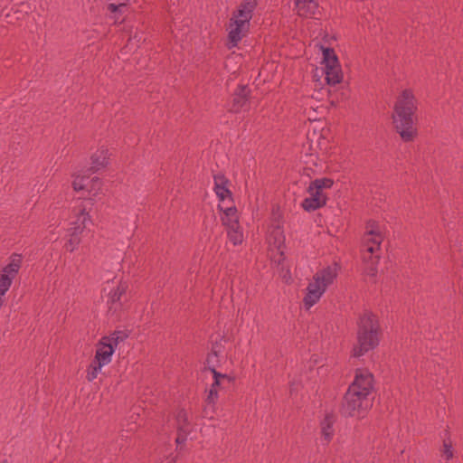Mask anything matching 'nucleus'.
I'll return each instance as SVG.
<instances>
[{"instance_id":"f257e3e1","label":"nucleus","mask_w":463,"mask_h":463,"mask_svg":"<svg viewBox=\"0 0 463 463\" xmlns=\"http://www.w3.org/2000/svg\"><path fill=\"white\" fill-rule=\"evenodd\" d=\"M373 375L366 369L355 370L354 381L345 392L339 411L344 417L363 418L373 406Z\"/></svg>"},{"instance_id":"f03ea898","label":"nucleus","mask_w":463,"mask_h":463,"mask_svg":"<svg viewBox=\"0 0 463 463\" xmlns=\"http://www.w3.org/2000/svg\"><path fill=\"white\" fill-rule=\"evenodd\" d=\"M417 109L418 103L412 90H403L396 99L392 118L395 130L404 142H411L418 136L415 127Z\"/></svg>"},{"instance_id":"7ed1b4c3","label":"nucleus","mask_w":463,"mask_h":463,"mask_svg":"<svg viewBox=\"0 0 463 463\" xmlns=\"http://www.w3.org/2000/svg\"><path fill=\"white\" fill-rule=\"evenodd\" d=\"M380 325L376 316L364 311L357 322V345L353 348V355L360 357L379 345Z\"/></svg>"},{"instance_id":"20e7f679","label":"nucleus","mask_w":463,"mask_h":463,"mask_svg":"<svg viewBox=\"0 0 463 463\" xmlns=\"http://www.w3.org/2000/svg\"><path fill=\"white\" fill-rule=\"evenodd\" d=\"M118 334L113 333L102 337L96 346L94 359L86 370V378L89 382L94 381L101 373L102 368L108 365L118 344Z\"/></svg>"},{"instance_id":"39448f33","label":"nucleus","mask_w":463,"mask_h":463,"mask_svg":"<svg viewBox=\"0 0 463 463\" xmlns=\"http://www.w3.org/2000/svg\"><path fill=\"white\" fill-rule=\"evenodd\" d=\"M333 184L334 181L331 178L325 177L312 181L307 188L310 196L304 199L301 203L303 209L307 212H313L326 205L327 197L323 190L331 188Z\"/></svg>"},{"instance_id":"423d86ee","label":"nucleus","mask_w":463,"mask_h":463,"mask_svg":"<svg viewBox=\"0 0 463 463\" xmlns=\"http://www.w3.org/2000/svg\"><path fill=\"white\" fill-rule=\"evenodd\" d=\"M22 264V257L18 254L11 256L9 263L2 268L0 273V308L5 303L4 297L10 289Z\"/></svg>"},{"instance_id":"0eeeda50","label":"nucleus","mask_w":463,"mask_h":463,"mask_svg":"<svg viewBox=\"0 0 463 463\" xmlns=\"http://www.w3.org/2000/svg\"><path fill=\"white\" fill-rule=\"evenodd\" d=\"M250 93L251 90L248 85H239L232 95L228 111L237 114L241 110H248L250 109Z\"/></svg>"},{"instance_id":"6e6552de","label":"nucleus","mask_w":463,"mask_h":463,"mask_svg":"<svg viewBox=\"0 0 463 463\" xmlns=\"http://www.w3.org/2000/svg\"><path fill=\"white\" fill-rule=\"evenodd\" d=\"M82 203L83 202L73 210V220L70 223L69 232H73L76 235L81 234L92 222L87 205Z\"/></svg>"},{"instance_id":"1a4fd4ad","label":"nucleus","mask_w":463,"mask_h":463,"mask_svg":"<svg viewBox=\"0 0 463 463\" xmlns=\"http://www.w3.org/2000/svg\"><path fill=\"white\" fill-rule=\"evenodd\" d=\"M175 420L177 430L175 442L177 445L184 444L192 430L187 411L184 409H179L175 413Z\"/></svg>"},{"instance_id":"9d476101","label":"nucleus","mask_w":463,"mask_h":463,"mask_svg":"<svg viewBox=\"0 0 463 463\" xmlns=\"http://www.w3.org/2000/svg\"><path fill=\"white\" fill-rule=\"evenodd\" d=\"M318 1L295 0L298 15L305 18L319 19L322 14V8H320Z\"/></svg>"},{"instance_id":"9b49d317","label":"nucleus","mask_w":463,"mask_h":463,"mask_svg":"<svg viewBox=\"0 0 463 463\" xmlns=\"http://www.w3.org/2000/svg\"><path fill=\"white\" fill-rule=\"evenodd\" d=\"M113 288L109 290L108 294V305L109 306V309L113 311H117L122 306V297L126 291V286L121 283L119 280H112Z\"/></svg>"},{"instance_id":"f8f14e48","label":"nucleus","mask_w":463,"mask_h":463,"mask_svg":"<svg viewBox=\"0 0 463 463\" xmlns=\"http://www.w3.org/2000/svg\"><path fill=\"white\" fill-rule=\"evenodd\" d=\"M214 187L213 190L221 202L228 199L232 203H233L232 193L228 188L230 184L229 179L223 174L213 175Z\"/></svg>"},{"instance_id":"ddd939ff","label":"nucleus","mask_w":463,"mask_h":463,"mask_svg":"<svg viewBox=\"0 0 463 463\" xmlns=\"http://www.w3.org/2000/svg\"><path fill=\"white\" fill-rule=\"evenodd\" d=\"M338 268L337 264H334L333 266H327L323 269L317 271L314 277L313 280L317 282L319 286L325 288V290L330 286L334 280L337 277Z\"/></svg>"},{"instance_id":"4468645a","label":"nucleus","mask_w":463,"mask_h":463,"mask_svg":"<svg viewBox=\"0 0 463 463\" xmlns=\"http://www.w3.org/2000/svg\"><path fill=\"white\" fill-rule=\"evenodd\" d=\"M89 185L82 191V195L87 201V204L92 206L94 202L99 198L102 190V182L99 177H91L88 181Z\"/></svg>"},{"instance_id":"2eb2a0df","label":"nucleus","mask_w":463,"mask_h":463,"mask_svg":"<svg viewBox=\"0 0 463 463\" xmlns=\"http://www.w3.org/2000/svg\"><path fill=\"white\" fill-rule=\"evenodd\" d=\"M307 294L303 298V303L306 309H309L315 304H317L322 295L325 293V288H322L317 282H310L307 288Z\"/></svg>"},{"instance_id":"dca6fc26","label":"nucleus","mask_w":463,"mask_h":463,"mask_svg":"<svg viewBox=\"0 0 463 463\" xmlns=\"http://www.w3.org/2000/svg\"><path fill=\"white\" fill-rule=\"evenodd\" d=\"M110 154L105 146L99 147L90 156V168L97 172L105 168L109 163Z\"/></svg>"},{"instance_id":"f3484780","label":"nucleus","mask_w":463,"mask_h":463,"mask_svg":"<svg viewBox=\"0 0 463 463\" xmlns=\"http://www.w3.org/2000/svg\"><path fill=\"white\" fill-rule=\"evenodd\" d=\"M218 209L223 213V216L221 220L226 229L232 227L240 228L238 211L234 205L223 208L221 204H218Z\"/></svg>"},{"instance_id":"a211bd4d","label":"nucleus","mask_w":463,"mask_h":463,"mask_svg":"<svg viewBox=\"0 0 463 463\" xmlns=\"http://www.w3.org/2000/svg\"><path fill=\"white\" fill-rule=\"evenodd\" d=\"M247 29V27L241 25L239 24H234V22L230 21V32L228 34V39L231 43L229 45V49L237 46L238 43L243 37V32Z\"/></svg>"},{"instance_id":"6ab92c4d","label":"nucleus","mask_w":463,"mask_h":463,"mask_svg":"<svg viewBox=\"0 0 463 463\" xmlns=\"http://www.w3.org/2000/svg\"><path fill=\"white\" fill-rule=\"evenodd\" d=\"M323 70L326 74L325 79L328 85L335 86L342 81L343 74L339 64L334 66L328 65L327 67H324Z\"/></svg>"},{"instance_id":"aec40b11","label":"nucleus","mask_w":463,"mask_h":463,"mask_svg":"<svg viewBox=\"0 0 463 463\" xmlns=\"http://www.w3.org/2000/svg\"><path fill=\"white\" fill-rule=\"evenodd\" d=\"M367 232L364 234V244H370L372 246H374V241H376L377 237H380L382 239V241H383V236L379 231L378 225L374 221H369L367 222Z\"/></svg>"},{"instance_id":"412c9836","label":"nucleus","mask_w":463,"mask_h":463,"mask_svg":"<svg viewBox=\"0 0 463 463\" xmlns=\"http://www.w3.org/2000/svg\"><path fill=\"white\" fill-rule=\"evenodd\" d=\"M107 9L109 13V17L115 23H121L124 21V14L128 11V6L123 3L118 5L110 3L108 5Z\"/></svg>"},{"instance_id":"4be33fe9","label":"nucleus","mask_w":463,"mask_h":463,"mask_svg":"<svg viewBox=\"0 0 463 463\" xmlns=\"http://www.w3.org/2000/svg\"><path fill=\"white\" fill-rule=\"evenodd\" d=\"M334 420L330 415H326V417L321 421V434L326 443H329L334 436Z\"/></svg>"},{"instance_id":"5701e85b","label":"nucleus","mask_w":463,"mask_h":463,"mask_svg":"<svg viewBox=\"0 0 463 463\" xmlns=\"http://www.w3.org/2000/svg\"><path fill=\"white\" fill-rule=\"evenodd\" d=\"M210 372L213 375L214 385H222L223 387L233 386L235 379L228 374L221 373L216 371V368H211Z\"/></svg>"},{"instance_id":"b1692460","label":"nucleus","mask_w":463,"mask_h":463,"mask_svg":"<svg viewBox=\"0 0 463 463\" xmlns=\"http://www.w3.org/2000/svg\"><path fill=\"white\" fill-rule=\"evenodd\" d=\"M72 180V187L75 192H82L89 185L88 181H90V177L85 175H81L79 173H75Z\"/></svg>"},{"instance_id":"393cba45","label":"nucleus","mask_w":463,"mask_h":463,"mask_svg":"<svg viewBox=\"0 0 463 463\" xmlns=\"http://www.w3.org/2000/svg\"><path fill=\"white\" fill-rule=\"evenodd\" d=\"M252 17L250 14H247L243 10L238 9L233 13V17L230 20L234 22V24H239L248 28L249 23Z\"/></svg>"},{"instance_id":"a878e982","label":"nucleus","mask_w":463,"mask_h":463,"mask_svg":"<svg viewBox=\"0 0 463 463\" xmlns=\"http://www.w3.org/2000/svg\"><path fill=\"white\" fill-rule=\"evenodd\" d=\"M227 235L231 242H232L233 245H239L243 241V233L240 228H227Z\"/></svg>"},{"instance_id":"bb28decb","label":"nucleus","mask_w":463,"mask_h":463,"mask_svg":"<svg viewBox=\"0 0 463 463\" xmlns=\"http://www.w3.org/2000/svg\"><path fill=\"white\" fill-rule=\"evenodd\" d=\"M323 60L325 67H327L328 65L334 66L338 64L337 56L335 55V51L332 48L323 49Z\"/></svg>"},{"instance_id":"cd10ccee","label":"nucleus","mask_w":463,"mask_h":463,"mask_svg":"<svg viewBox=\"0 0 463 463\" xmlns=\"http://www.w3.org/2000/svg\"><path fill=\"white\" fill-rule=\"evenodd\" d=\"M378 259L374 258L373 262L364 263V272L366 276L375 279L378 272Z\"/></svg>"},{"instance_id":"c85d7f7f","label":"nucleus","mask_w":463,"mask_h":463,"mask_svg":"<svg viewBox=\"0 0 463 463\" xmlns=\"http://www.w3.org/2000/svg\"><path fill=\"white\" fill-rule=\"evenodd\" d=\"M80 243V235H76L73 232H70V239L65 243V249L68 251L72 252L79 247Z\"/></svg>"},{"instance_id":"c756f323","label":"nucleus","mask_w":463,"mask_h":463,"mask_svg":"<svg viewBox=\"0 0 463 463\" xmlns=\"http://www.w3.org/2000/svg\"><path fill=\"white\" fill-rule=\"evenodd\" d=\"M256 6L257 0H242L238 9L243 10L245 13H247V14H250L252 17V14Z\"/></svg>"},{"instance_id":"7c9ffc66","label":"nucleus","mask_w":463,"mask_h":463,"mask_svg":"<svg viewBox=\"0 0 463 463\" xmlns=\"http://www.w3.org/2000/svg\"><path fill=\"white\" fill-rule=\"evenodd\" d=\"M217 387H223L222 385H214V383L211 385V388L209 390V393L207 395V398L205 399V402L207 405H214L217 398H218V391Z\"/></svg>"},{"instance_id":"2f4dec72","label":"nucleus","mask_w":463,"mask_h":463,"mask_svg":"<svg viewBox=\"0 0 463 463\" xmlns=\"http://www.w3.org/2000/svg\"><path fill=\"white\" fill-rule=\"evenodd\" d=\"M374 242V246H372L370 244H364L365 250L363 251V254L379 255L378 252L380 250V247L382 244V239L380 237H377Z\"/></svg>"},{"instance_id":"473e14b6","label":"nucleus","mask_w":463,"mask_h":463,"mask_svg":"<svg viewBox=\"0 0 463 463\" xmlns=\"http://www.w3.org/2000/svg\"><path fill=\"white\" fill-rule=\"evenodd\" d=\"M442 455L446 458V460H449L453 458L452 444L449 440L443 441V449L441 450Z\"/></svg>"},{"instance_id":"72a5a7b5","label":"nucleus","mask_w":463,"mask_h":463,"mask_svg":"<svg viewBox=\"0 0 463 463\" xmlns=\"http://www.w3.org/2000/svg\"><path fill=\"white\" fill-rule=\"evenodd\" d=\"M219 363V355L212 353L208 354L205 364H207L209 370H211V368H216Z\"/></svg>"},{"instance_id":"f704fd0d","label":"nucleus","mask_w":463,"mask_h":463,"mask_svg":"<svg viewBox=\"0 0 463 463\" xmlns=\"http://www.w3.org/2000/svg\"><path fill=\"white\" fill-rule=\"evenodd\" d=\"M222 339L220 341H216L213 344L211 352L212 354L220 355L222 353Z\"/></svg>"},{"instance_id":"c9c22d12","label":"nucleus","mask_w":463,"mask_h":463,"mask_svg":"<svg viewBox=\"0 0 463 463\" xmlns=\"http://www.w3.org/2000/svg\"><path fill=\"white\" fill-rule=\"evenodd\" d=\"M328 93H329V102H330V105L334 106V107H335L341 100L345 99V97H344V92H341V98L340 99L338 97L335 98L333 96V94L331 93L330 90H328Z\"/></svg>"},{"instance_id":"e433bc0d","label":"nucleus","mask_w":463,"mask_h":463,"mask_svg":"<svg viewBox=\"0 0 463 463\" xmlns=\"http://www.w3.org/2000/svg\"><path fill=\"white\" fill-rule=\"evenodd\" d=\"M362 258L364 263L373 262L374 258L378 259V261L380 260V255L363 254Z\"/></svg>"},{"instance_id":"4c0bfd02","label":"nucleus","mask_w":463,"mask_h":463,"mask_svg":"<svg viewBox=\"0 0 463 463\" xmlns=\"http://www.w3.org/2000/svg\"><path fill=\"white\" fill-rule=\"evenodd\" d=\"M122 257L121 255H118L117 258V264L119 265V261L121 260Z\"/></svg>"}]
</instances>
